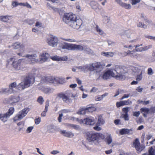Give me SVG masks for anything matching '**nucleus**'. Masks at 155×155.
<instances>
[{
  "label": "nucleus",
  "mask_w": 155,
  "mask_h": 155,
  "mask_svg": "<svg viewBox=\"0 0 155 155\" xmlns=\"http://www.w3.org/2000/svg\"><path fill=\"white\" fill-rule=\"evenodd\" d=\"M116 72L117 74L114 73V78L119 81H124L127 78V72L120 66L116 65L113 69Z\"/></svg>",
  "instance_id": "nucleus-3"
},
{
  "label": "nucleus",
  "mask_w": 155,
  "mask_h": 155,
  "mask_svg": "<svg viewBox=\"0 0 155 155\" xmlns=\"http://www.w3.org/2000/svg\"><path fill=\"white\" fill-rule=\"evenodd\" d=\"M68 126L76 130H78L80 129V126L78 125H74V124H69Z\"/></svg>",
  "instance_id": "nucleus-39"
},
{
  "label": "nucleus",
  "mask_w": 155,
  "mask_h": 155,
  "mask_svg": "<svg viewBox=\"0 0 155 155\" xmlns=\"http://www.w3.org/2000/svg\"><path fill=\"white\" fill-rule=\"evenodd\" d=\"M120 119H116L114 121V123L116 125H117L120 124Z\"/></svg>",
  "instance_id": "nucleus-57"
},
{
  "label": "nucleus",
  "mask_w": 155,
  "mask_h": 155,
  "mask_svg": "<svg viewBox=\"0 0 155 155\" xmlns=\"http://www.w3.org/2000/svg\"><path fill=\"white\" fill-rule=\"evenodd\" d=\"M133 131L132 129H128L125 128L122 129L120 131V133L121 135L128 134L130 133V132Z\"/></svg>",
  "instance_id": "nucleus-28"
},
{
  "label": "nucleus",
  "mask_w": 155,
  "mask_h": 155,
  "mask_svg": "<svg viewBox=\"0 0 155 155\" xmlns=\"http://www.w3.org/2000/svg\"><path fill=\"white\" fill-rule=\"evenodd\" d=\"M79 122L80 124L87 125H92L94 123V119L93 117H87L84 119H81Z\"/></svg>",
  "instance_id": "nucleus-10"
},
{
  "label": "nucleus",
  "mask_w": 155,
  "mask_h": 155,
  "mask_svg": "<svg viewBox=\"0 0 155 155\" xmlns=\"http://www.w3.org/2000/svg\"><path fill=\"white\" fill-rule=\"evenodd\" d=\"M87 112L86 107H81L78 112V114H85Z\"/></svg>",
  "instance_id": "nucleus-32"
},
{
  "label": "nucleus",
  "mask_w": 155,
  "mask_h": 155,
  "mask_svg": "<svg viewBox=\"0 0 155 155\" xmlns=\"http://www.w3.org/2000/svg\"><path fill=\"white\" fill-rule=\"evenodd\" d=\"M140 110L143 113V116L144 117H146L147 114L149 113L150 109L147 108H142L140 109Z\"/></svg>",
  "instance_id": "nucleus-26"
},
{
  "label": "nucleus",
  "mask_w": 155,
  "mask_h": 155,
  "mask_svg": "<svg viewBox=\"0 0 155 155\" xmlns=\"http://www.w3.org/2000/svg\"><path fill=\"white\" fill-rule=\"evenodd\" d=\"M122 111L125 113V114H128L129 111L128 107H124L122 109Z\"/></svg>",
  "instance_id": "nucleus-54"
},
{
  "label": "nucleus",
  "mask_w": 155,
  "mask_h": 155,
  "mask_svg": "<svg viewBox=\"0 0 155 155\" xmlns=\"http://www.w3.org/2000/svg\"><path fill=\"white\" fill-rule=\"evenodd\" d=\"M113 69L108 70L105 71L103 74L102 78L105 80H107L110 78L111 77H114V73L113 71Z\"/></svg>",
  "instance_id": "nucleus-12"
},
{
  "label": "nucleus",
  "mask_w": 155,
  "mask_h": 155,
  "mask_svg": "<svg viewBox=\"0 0 155 155\" xmlns=\"http://www.w3.org/2000/svg\"><path fill=\"white\" fill-rule=\"evenodd\" d=\"M125 105V104H124L123 101L118 102L116 104V105L117 107L123 106Z\"/></svg>",
  "instance_id": "nucleus-46"
},
{
  "label": "nucleus",
  "mask_w": 155,
  "mask_h": 155,
  "mask_svg": "<svg viewBox=\"0 0 155 155\" xmlns=\"http://www.w3.org/2000/svg\"><path fill=\"white\" fill-rule=\"evenodd\" d=\"M17 84L16 82H14L11 83L9 86V89L13 90V88L16 87Z\"/></svg>",
  "instance_id": "nucleus-40"
},
{
  "label": "nucleus",
  "mask_w": 155,
  "mask_h": 155,
  "mask_svg": "<svg viewBox=\"0 0 155 155\" xmlns=\"http://www.w3.org/2000/svg\"><path fill=\"white\" fill-rule=\"evenodd\" d=\"M112 141V138L110 135H108L106 138V142L108 144H109L111 143Z\"/></svg>",
  "instance_id": "nucleus-36"
},
{
  "label": "nucleus",
  "mask_w": 155,
  "mask_h": 155,
  "mask_svg": "<svg viewBox=\"0 0 155 155\" xmlns=\"http://www.w3.org/2000/svg\"><path fill=\"white\" fill-rule=\"evenodd\" d=\"M96 30L98 32L100 35H103V32L102 30L99 28L98 25H96Z\"/></svg>",
  "instance_id": "nucleus-48"
},
{
  "label": "nucleus",
  "mask_w": 155,
  "mask_h": 155,
  "mask_svg": "<svg viewBox=\"0 0 155 155\" xmlns=\"http://www.w3.org/2000/svg\"><path fill=\"white\" fill-rule=\"evenodd\" d=\"M10 61H12V65L16 70H24L27 68L25 62L22 59L17 60L14 58H12L7 61L8 64Z\"/></svg>",
  "instance_id": "nucleus-2"
},
{
  "label": "nucleus",
  "mask_w": 155,
  "mask_h": 155,
  "mask_svg": "<svg viewBox=\"0 0 155 155\" xmlns=\"http://www.w3.org/2000/svg\"><path fill=\"white\" fill-rule=\"evenodd\" d=\"M14 108L13 107L9 108L7 112L5 114H0V119L4 122L7 120V118L9 117L14 113Z\"/></svg>",
  "instance_id": "nucleus-8"
},
{
  "label": "nucleus",
  "mask_w": 155,
  "mask_h": 155,
  "mask_svg": "<svg viewBox=\"0 0 155 155\" xmlns=\"http://www.w3.org/2000/svg\"><path fill=\"white\" fill-rule=\"evenodd\" d=\"M95 126L94 127V129L96 130L99 131L101 130V128L98 126L99 125Z\"/></svg>",
  "instance_id": "nucleus-62"
},
{
  "label": "nucleus",
  "mask_w": 155,
  "mask_h": 155,
  "mask_svg": "<svg viewBox=\"0 0 155 155\" xmlns=\"http://www.w3.org/2000/svg\"><path fill=\"white\" fill-rule=\"evenodd\" d=\"M153 72L152 69L151 68H149L147 70V74L148 75H151L153 74Z\"/></svg>",
  "instance_id": "nucleus-52"
},
{
  "label": "nucleus",
  "mask_w": 155,
  "mask_h": 155,
  "mask_svg": "<svg viewBox=\"0 0 155 155\" xmlns=\"http://www.w3.org/2000/svg\"><path fill=\"white\" fill-rule=\"evenodd\" d=\"M149 155H155V149L151 147L149 150Z\"/></svg>",
  "instance_id": "nucleus-38"
},
{
  "label": "nucleus",
  "mask_w": 155,
  "mask_h": 155,
  "mask_svg": "<svg viewBox=\"0 0 155 155\" xmlns=\"http://www.w3.org/2000/svg\"><path fill=\"white\" fill-rule=\"evenodd\" d=\"M35 26L38 27H42V24L40 22H37L35 24Z\"/></svg>",
  "instance_id": "nucleus-56"
},
{
  "label": "nucleus",
  "mask_w": 155,
  "mask_h": 155,
  "mask_svg": "<svg viewBox=\"0 0 155 155\" xmlns=\"http://www.w3.org/2000/svg\"><path fill=\"white\" fill-rule=\"evenodd\" d=\"M63 20L68 25L77 29H78L82 24V21L79 17L71 12L64 14Z\"/></svg>",
  "instance_id": "nucleus-1"
},
{
  "label": "nucleus",
  "mask_w": 155,
  "mask_h": 155,
  "mask_svg": "<svg viewBox=\"0 0 155 155\" xmlns=\"http://www.w3.org/2000/svg\"><path fill=\"white\" fill-rule=\"evenodd\" d=\"M108 93H105L103 94L101 96H98L95 97V99L96 101H100L102 100L103 98L107 95Z\"/></svg>",
  "instance_id": "nucleus-33"
},
{
  "label": "nucleus",
  "mask_w": 155,
  "mask_h": 155,
  "mask_svg": "<svg viewBox=\"0 0 155 155\" xmlns=\"http://www.w3.org/2000/svg\"><path fill=\"white\" fill-rule=\"evenodd\" d=\"M12 5L13 7H15L18 5H19V3L17 1H14L12 2Z\"/></svg>",
  "instance_id": "nucleus-45"
},
{
  "label": "nucleus",
  "mask_w": 155,
  "mask_h": 155,
  "mask_svg": "<svg viewBox=\"0 0 155 155\" xmlns=\"http://www.w3.org/2000/svg\"><path fill=\"white\" fill-rule=\"evenodd\" d=\"M116 2L121 6L125 8V9H130L131 8V6L130 4L124 3L120 0H116Z\"/></svg>",
  "instance_id": "nucleus-18"
},
{
  "label": "nucleus",
  "mask_w": 155,
  "mask_h": 155,
  "mask_svg": "<svg viewBox=\"0 0 155 155\" xmlns=\"http://www.w3.org/2000/svg\"><path fill=\"white\" fill-rule=\"evenodd\" d=\"M34 78L33 77H27L25 79L24 81L19 83L16 87V89L21 91L29 87L30 84L34 83Z\"/></svg>",
  "instance_id": "nucleus-5"
},
{
  "label": "nucleus",
  "mask_w": 155,
  "mask_h": 155,
  "mask_svg": "<svg viewBox=\"0 0 155 155\" xmlns=\"http://www.w3.org/2000/svg\"><path fill=\"white\" fill-rule=\"evenodd\" d=\"M37 101L41 105L42 104L44 101V99L42 96H39L38 99Z\"/></svg>",
  "instance_id": "nucleus-47"
},
{
  "label": "nucleus",
  "mask_w": 155,
  "mask_h": 155,
  "mask_svg": "<svg viewBox=\"0 0 155 155\" xmlns=\"http://www.w3.org/2000/svg\"><path fill=\"white\" fill-rule=\"evenodd\" d=\"M133 145L137 150L140 152L142 151L145 148L144 145L140 144L139 141L137 138L133 142Z\"/></svg>",
  "instance_id": "nucleus-11"
},
{
  "label": "nucleus",
  "mask_w": 155,
  "mask_h": 155,
  "mask_svg": "<svg viewBox=\"0 0 155 155\" xmlns=\"http://www.w3.org/2000/svg\"><path fill=\"white\" fill-rule=\"evenodd\" d=\"M51 58L53 61H65L66 59L63 57H59L57 56H54L51 57Z\"/></svg>",
  "instance_id": "nucleus-31"
},
{
  "label": "nucleus",
  "mask_w": 155,
  "mask_h": 155,
  "mask_svg": "<svg viewBox=\"0 0 155 155\" xmlns=\"http://www.w3.org/2000/svg\"><path fill=\"white\" fill-rule=\"evenodd\" d=\"M9 90L8 88H2L0 91V94H6L9 93Z\"/></svg>",
  "instance_id": "nucleus-43"
},
{
  "label": "nucleus",
  "mask_w": 155,
  "mask_h": 155,
  "mask_svg": "<svg viewBox=\"0 0 155 155\" xmlns=\"http://www.w3.org/2000/svg\"><path fill=\"white\" fill-rule=\"evenodd\" d=\"M142 45V44L137 45L134 46L135 48V51L136 52H142L143 51H145L147 49H149L151 47V45H148L144 47L143 48V47H139L140 46Z\"/></svg>",
  "instance_id": "nucleus-15"
},
{
  "label": "nucleus",
  "mask_w": 155,
  "mask_h": 155,
  "mask_svg": "<svg viewBox=\"0 0 155 155\" xmlns=\"http://www.w3.org/2000/svg\"><path fill=\"white\" fill-rule=\"evenodd\" d=\"M60 133L63 134L64 136L68 137H71L74 136V134L71 132H66L65 130H61Z\"/></svg>",
  "instance_id": "nucleus-23"
},
{
  "label": "nucleus",
  "mask_w": 155,
  "mask_h": 155,
  "mask_svg": "<svg viewBox=\"0 0 155 155\" xmlns=\"http://www.w3.org/2000/svg\"><path fill=\"white\" fill-rule=\"evenodd\" d=\"M142 78V73H141L139 74L137 76L136 78V80L138 81L141 80Z\"/></svg>",
  "instance_id": "nucleus-49"
},
{
  "label": "nucleus",
  "mask_w": 155,
  "mask_h": 155,
  "mask_svg": "<svg viewBox=\"0 0 155 155\" xmlns=\"http://www.w3.org/2000/svg\"><path fill=\"white\" fill-rule=\"evenodd\" d=\"M47 41L48 45L53 47L57 46L58 41V38L52 35H50V37L48 38Z\"/></svg>",
  "instance_id": "nucleus-9"
},
{
  "label": "nucleus",
  "mask_w": 155,
  "mask_h": 155,
  "mask_svg": "<svg viewBox=\"0 0 155 155\" xmlns=\"http://www.w3.org/2000/svg\"><path fill=\"white\" fill-rule=\"evenodd\" d=\"M12 46L14 49H19L20 50H21V52L23 53L24 51V45L23 44H21L20 43L17 42L13 44Z\"/></svg>",
  "instance_id": "nucleus-14"
},
{
  "label": "nucleus",
  "mask_w": 155,
  "mask_h": 155,
  "mask_svg": "<svg viewBox=\"0 0 155 155\" xmlns=\"http://www.w3.org/2000/svg\"><path fill=\"white\" fill-rule=\"evenodd\" d=\"M41 120V119L40 117H38V118H36L35 120V123L36 124H38L40 122Z\"/></svg>",
  "instance_id": "nucleus-51"
},
{
  "label": "nucleus",
  "mask_w": 155,
  "mask_h": 155,
  "mask_svg": "<svg viewBox=\"0 0 155 155\" xmlns=\"http://www.w3.org/2000/svg\"><path fill=\"white\" fill-rule=\"evenodd\" d=\"M49 101L47 100L45 102V110L41 114V116L45 117L46 116V112L48 110V107L49 106Z\"/></svg>",
  "instance_id": "nucleus-24"
},
{
  "label": "nucleus",
  "mask_w": 155,
  "mask_h": 155,
  "mask_svg": "<svg viewBox=\"0 0 155 155\" xmlns=\"http://www.w3.org/2000/svg\"><path fill=\"white\" fill-rule=\"evenodd\" d=\"M25 57L28 59L30 64L39 63V59H36L37 56L36 54H27Z\"/></svg>",
  "instance_id": "nucleus-13"
},
{
  "label": "nucleus",
  "mask_w": 155,
  "mask_h": 155,
  "mask_svg": "<svg viewBox=\"0 0 155 155\" xmlns=\"http://www.w3.org/2000/svg\"><path fill=\"white\" fill-rule=\"evenodd\" d=\"M141 0H129L130 2L133 5H134L140 2Z\"/></svg>",
  "instance_id": "nucleus-42"
},
{
  "label": "nucleus",
  "mask_w": 155,
  "mask_h": 155,
  "mask_svg": "<svg viewBox=\"0 0 155 155\" xmlns=\"http://www.w3.org/2000/svg\"><path fill=\"white\" fill-rule=\"evenodd\" d=\"M54 81H55L57 83L61 84H63L66 82L64 78L58 77L55 78Z\"/></svg>",
  "instance_id": "nucleus-30"
},
{
  "label": "nucleus",
  "mask_w": 155,
  "mask_h": 155,
  "mask_svg": "<svg viewBox=\"0 0 155 155\" xmlns=\"http://www.w3.org/2000/svg\"><path fill=\"white\" fill-rule=\"evenodd\" d=\"M97 122L96 124V125L99 126H101L104 124L105 121L104 120L103 117L101 115L98 116Z\"/></svg>",
  "instance_id": "nucleus-25"
},
{
  "label": "nucleus",
  "mask_w": 155,
  "mask_h": 155,
  "mask_svg": "<svg viewBox=\"0 0 155 155\" xmlns=\"http://www.w3.org/2000/svg\"><path fill=\"white\" fill-rule=\"evenodd\" d=\"M29 110L28 108H25L22 110L20 111L19 114H17L13 118L14 121H16L18 120H20L22 119L25 117L27 113L28 112Z\"/></svg>",
  "instance_id": "nucleus-7"
},
{
  "label": "nucleus",
  "mask_w": 155,
  "mask_h": 155,
  "mask_svg": "<svg viewBox=\"0 0 155 155\" xmlns=\"http://www.w3.org/2000/svg\"><path fill=\"white\" fill-rule=\"evenodd\" d=\"M130 96L129 94H125L121 97V100H122L125 98H127Z\"/></svg>",
  "instance_id": "nucleus-59"
},
{
  "label": "nucleus",
  "mask_w": 155,
  "mask_h": 155,
  "mask_svg": "<svg viewBox=\"0 0 155 155\" xmlns=\"http://www.w3.org/2000/svg\"><path fill=\"white\" fill-rule=\"evenodd\" d=\"M55 78L51 76L43 77L42 78L41 81L42 82L46 83H53L54 82Z\"/></svg>",
  "instance_id": "nucleus-16"
},
{
  "label": "nucleus",
  "mask_w": 155,
  "mask_h": 155,
  "mask_svg": "<svg viewBox=\"0 0 155 155\" xmlns=\"http://www.w3.org/2000/svg\"><path fill=\"white\" fill-rule=\"evenodd\" d=\"M87 112H92L96 110V108L92 105H89L86 107Z\"/></svg>",
  "instance_id": "nucleus-34"
},
{
  "label": "nucleus",
  "mask_w": 155,
  "mask_h": 155,
  "mask_svg": "<svg viewBox=\"0 0 155 155\" xmlns=\"http://www.w3.org/2000/svg\"><path fill=\"white\" fill-rule=\"evenodd\" d=\"M19 100V97L12 96L9 99V102L11 104H13L14 103L18 102Z\"/></svg>",
  "instance_id": "nucleus-20"
},
{
  "label": "nucleus",
  "mask_w": 155,
  "mask_h": 155,
  "mask_svg": "<svg viewBox=\"0 0 155 155\" xmlns=\"http://www.w3.org/2000/svg\"><path fill=\"white\" fill-rule=\"evenodd\" d=\"M49 56V54L47 53L42 54L39 59V63H42L45 62L48 59Z\"/></svg>",
  "instance_id": "nucleus-19"
},
{
  "label": "nucleus",
  "mask_w": 155,
  "mask_h": 155,
  "mask_svg": "<svg viewBox=\"0 0 155 155\" xmlns=\"http://www.w3.org/2000/svg\"><path fill=\"white\" fill-rule=\"evenodd\" d=\"M101 54L108 58L112 57L114 55V53L112 52H101Z\"/></svg>",
  "instance_id": "nucleus-29"
},
{
  "label": "nucleus",
  "mask_w": 155,
  "mask_h": 155,
  "mask_svg": "<svg viewBox=\"0 0 155 155\" xmlns=\"http://www.w3.org/2000/svg\"><path fill=\"white\" fill-rule=\"evenodd\" d=\"M33 127H28L27 128V132L28 133H29L31 132V131L33 129Z\"/></svg>",
  "instance_id": "nucleus-58"
},
{
  "label": "nucleus",
  "mask_w": 155,
  "mask_h": 155,
  "mask_svg": "<svg viewBox=\"0 0 155 155\" xmlns=\"http://www.w3.org/2000/svg\"><path fill=\"white\" fill-rule=\"evenodd\" d=\"M129 50H128L127 52H124L122 53V55L123 56H126L127 55H129Z\"/></svg>",
  "instance_id": "nucleus-60"
},
{
  "label": "nucleus",
  "mask_w": 155,
  "mask_h": 155,
  "mask_svg": "<svg viewBox=\"0 0 155 155\" xmlns=\"http://www.w3.org/2000/svg\"><path fill=\"white\" fill-rule=\"evenodd\" d=\"M101 67V65L100 62H96L93 63L90 65L84 66L83 68L87 70L92 71L95 70L96 73H99L101 71L100 68Z\"/></svg>",
  "instance_id": "nucleus-6"
},
{
  "label": "nucleus",
  "mask_w": 155,
  "mask_h": 155,
  "mask_svg": "<svg viewBox=\"0 0 155 155\" xmlns=\"http://www.w3.org/2000/svg\"><path fill=\"white\" fill-rule=\"evenodd\" d=\"M137 91L139 92H141L142 91L143 88H141L140 86H139L137 88Z\"/></svg>",
  "instance_id": "nucleus-63"
},
{
  "label": "nucleus",
  "mask_w": 155,
  "mask_h": 155,
  "mask_svg": "<svg viewBox=\"0 0 155 155\" xmlns=\"http://www.w3.org/2000/svg\"><path fill=\"white\" fill-rule=\"evenodd\" d=\"M122 116L123 117L124 119L125 120H129V117L128 115V114H123Z\"/></svg>",
  "instance_id": "nucleus-50"
},
{
  "label": "nucleus",
  "mask_w": 155,
  "mask_h": 155,
  "mask_svg": "<svg viewBox=\"0 0 155 155\" xmlns=\"http://www.w3.org/2000/svg\"><path fill=\"white\" fill-rule=\"evenodd\" d=\"M43 90V92L45 94L51 93L52 91L51 89L50 88H44Z\"/></svg>",
  "instance_id": "nucleus-41"
},
{
  "label": "nucleus",
  "mask_w": 155,
  "mask_h": 155,
  "mask_svg": "<svg viewBox=\"0 0 155 155\" xmlns=\"http://www.w3.org/2000/svg\"><path fill=\"white\" fill-rule=\"evenodd\" d=\"M84 49V47L80 45L72 44V50L82 51Z\"/></svg>",
  "instance_id": "nucleus-21"
},
{
  "label": "nucleus",
  "mask_w": 155,
  "mask_h": 155,
  "mask_svg": "<svg viewBox=\"0 0 155 155\" xmlns=\"http://www.w3.org/2000/svg\"><path fill=\"white\" fill-rule=\"evenodd\" d=\"M58 96L60 98H61L65 102L69 101L70 99L69 97L66 95L64 94L63 93H59L58 94Z\"/></svg>",
  "instance_id": "nucleus-22"
},
{
  "label": "nucleus",
  "mask_w": 155,
  "mask_h": 155,
  "mask_svg": "<svg viewBox=\"0 0 155 155\" xmlns=\"http://www.w3.org/2000/svg\"><path fill=\"white\" fill-rule=\"evenodd\" d=\"M140 114V111H135L133 113V115L134 116L138 117Z\"/></svg>",
  "instance_id": "nucleus-53"
},
{
  "label": "nucleus",
  "mask_w": 155,
  "mask_h": 155,
  "mask_svg": "<svg viewBox=\"0 0 155 155\" xmlns=\"http://www.w3.org/2000/svg\"><path fill=\"white\" fill-rule=\"evenodd\" d=\"M64 40L65 41L70 42H74L76 41V40L74 39H64Z\"/></svg>",
  "instance_id": "nucleus-55"
},
{
  "label": "nucleus",
  "mask_w": 155,
  "mask_h": 155,
  "mask_svg": "<svg viewBox=\"0 0 155 155\" xmlns=\"http://www.w3.org/2000/svg\"><path fill=\"white\" fill-rule=\"evenodd\" d=\"M136 51L135 50H133L132 51L129 50V56L131 58H137L139 56V54L136 53Z\"/></svg>",
  "instance_id": "nucleus-27"
},
{
  "label": "nucleus",
  "mask_w": 155,
  "mask_h": 155,
  "mask_svg": "<svg viewBox=\"0 0 155 155\" xmlns=\"http://www.w3.org/2000/svg\"><path fill=\"white\" fill-rule=\"evenodd\" d=\"M19 5L21 6H25L28 8H31V6L28 2L19 3Z\"/></svg>",
  "instance_id": "nucleus-37"
},
{
  "label": "nucleus",
  "mask_w": 155,
  "mask_h": 155,
  "mask_svg": "<svg viewBox=\"0 0 155 155\" xmlns=\"http://www.w3.org/2000/svg\"><path fill=\"white\" fill-rule=\"evenodd\" d=\"M87 140L90 142H97L100 140L104 139V135L100 133L93 131L88 132L86 134Z\"/></svg>",
  "instance_id": "nucleus-4"
},
{
  "label": "nucleus",
  "mask_w": 155,
  "mask_h": 155,
  "mask_svg": "<svg viewBox=\"0 0 155 155\" xmlns=\"http://www.w3.org/2000/svg\"><path fill=\"white\" fill-rule=\"evenodd\" d=\"M137 26L144 28H147V26L143 24L142 22H139L137 25Z\"/></svg>",
  "instance_id": "nucleus-44"
},
{
  "label": "nucleus",
  "mask_w": 155,
  "mask_h": 155,
  "mask_svg": "<svg viewBox=\"0 0 155 155\" xmlns=\"http://www.w3.org/2000/svg\"><path fill=\"white\" fill-rule=\"evenodd\" d=\"M63 115L62 114H60L58 118V120L59 122H61V121L62 117L63 116Z\"/></svg>",
  "instance_id": "nucleus-61"
},
{
  "label": "nucleus",
  "mask_w": 155,
  "mask_h": 155,
  "mask_svg": "<svg viewBox=\"0 0 155 155\" xmlns=\"http://www.w3.org/2000/svg\"><path fill=\"white\" fill-rule=\"evenodd\" d=\"M9 16H0V20L5 22H7L9 19Z\"/></svg>",
  "instance_id": "nucleus-35"
},
{
  "label": "nucleus",
  "mask_w": 155,
  "mask_h": 155,
  "mask_svg": "<svg viewBox=\"0 0 155 155\" xmlns=\"http://www.w3.org/2000/svg\"><path fill=\"white\" fill-rule=\"evenodd\" d=\"M59 47L60 49L72 50V44L64 43L60 45Z\"/></svg>",
  "instance_id": "nucleus-17"
},
{
  "label": "nucleus",
  "mask_w": 155,
  "mask_h": 155,
  "mask_svg": "<svg viewBox=\"0 0 155 155\" xmlns=\"http://www.w3.org/2000/svg\"><path fill=\"white\" fill-rule=\"evenodd\" d=\"M24 125V122L22 121H20L17 124V125L18 126H21L22 127H23Z\"/></svg>",
  "instance_id": "nucleus-64"
}]
</instances>
